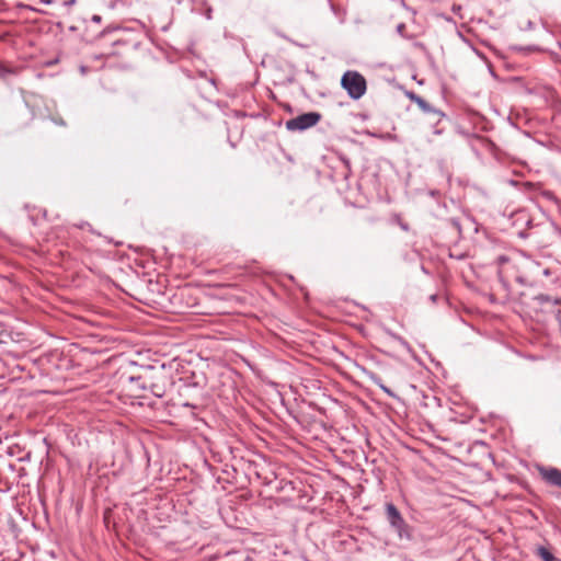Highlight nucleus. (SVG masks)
Returning <instances> with one entry per match:
<instances>
[{
  "label": "nucleus",
  "instance_id": "obj_5",
  "mask_svg": "<svg viewBox=\"0 0 561 561\" xmlns=\"http://www.w3.org/2000/svg\"><path fill=\"white\" fill-rule=\"evenodd\" d=\"M408 96L409 99L414 102L415 104H417V106L424 112V113H433L435 115H438V116H442L443 114L435 110L430 103H427L423 98H421L420 95L415 94L414 92H409L408 93Z\"/></svg>",
  "mask_w": 561,
  "mask_h": 561
},
{
  "label": "nucleus",
  "instance_id": "obj_11",
  "mask_svg": "<svg viewBox=\"0 0 561 561\" xmlns=\"http://www.w3.org/2000/svg\"><path fill=\"white\" fill-rule=\"evenodd\" d=\"M92 21L95 22V23H100L101 22V16L100 15H93L92 16Z\"/></svg>",
  "mask_w": 561,
  "mask_h": 561
},
{
  "label": "nucleus",
  "instance_id": "obj_1",
  "mask_svg": "<svg viewBox=\"0 0 561 561\" xmlns=\"http://www.w3.org/2000/svg\"><path fill=\"white\" fill-rule=\"evenodd\" d=\"M341 85L353 100L360 99L367 90L366 79L358 71L348 70L341 79Z\"/></svg>",
  "mask_w": 561,
  "mask_h": 561
},
{
  "label": "nucleus",
  "instance_id": "obj_13",
  "mask_svg": "<svg viewBox=\"0 0 561 561\" xmlns=\"http://www.w3.org/2000/svg\"><path fill=\"white\" fill-rule=\"evenodd\" d=\"M401 228H402L403 230H408V226H407V225H401Z\"/></svg>",
  "mask_w": 561,
  "mask_h": 561
},
{
  "label": "nucleus",
  "instance_id": "obj_7",
  "mask_svg": "<svg viewBox=\"0 0 561 561\" xmlns=\"http://www.w3.org/2000/svg\"><path fill=\"white\" fill-rule=\"evenodd\" d=\"M368 378L370 379V381H373L375 385H377L387 396H389L391 398L396 397L394 392L390 388H388L387 386H385L382 383V380L379 376H377L374 373H369Z\"/></svg>",
  "mask_w": 561,
  "mask_h": 561
},
{
  "label": "nucleus",
  "instance_id": "obj_9",
  "mask_svg": "<svg viewBox=\"0 0 561 561\" xmlns=\"http://www.w3.org/2000/svg\"><path fill=\"white\" fill-rule=\"evenodd\" d=\"M508 263V259L505 257V256H500L499 257V264H500V270H499V274L501 276H504L507 274V266L506 264Z\"/></svg>",
  "mask_w": 561,
  "mask_h": 561
},
{
  "label": "nucleus",
  "instance_id": "obj_8",
  "mask_svg": "<svg viewBox=\"0 0 561 561\" xmlns=\"http://www.w3.org/2000/svg\"><path fill=\"white\" fill-rule=\"evenodd\" d=\"M536 554L542 560V561H557L553 553L547 549L546 547L539 546L536 549Z\"/></svg>",
  "mask_w": 561,
  "mask_h": 561
},
{
  "label": "nucleus",
  "instance_id": "obj_2",
  "mask_svg": "<svg viewBox=\"0 0 561 561\" xmlns=\"http://www.w3.org/2000/svg\"><path fill=\"white\" fill-rule=\"evenodd\" d=\"M321 115L317 112H309L301 114L295 118H291L286 122V128L288 130H305L308 129L319 123Z\"/></svg>",
  "mask_w": 561,
  "mask_h": 561
},
{
  "label": "nucleus",
  "instance_id": "obj_12",
  "mask_svg": "<svg viewBox=\"0 0 561 561\" xmlns=\"http://www.w3.org/2000/svg\"><path fill=\"white\" fill-rule=\"evenodd\" d=\"M403 27H404V25L400 24V25L398 26V31H399V32H401V31L403 30Z\"/></svg>",
  "mask_w": 561,
  "mask_h": 561
},
{
  "label": "nucleus",
  "instance_id": "obj_3",
  "mask_svg": "<svg viewBox=\"0 0 561 561\" xmlns=\"http://www.w3.org/2000/svg\"><path fill=\"white\" fill-rule=\"evenodd\" d=\"M386 515L390 526L398 533L399 537H402L407 528V523L399 510L392 503H387Z\"/></svg>",
  "mask_w": 561,
  "mask_h": 561
},
{
  "label": "nucleus",
  "instance_id": "obj_4",
  "mask_svg": "<svg viewBox=\"0 0 561 561\" xmlns=\"http://www.w3.org/2000/svg\"><path fill=\"white\" fill-rule=\"evenodd\" d=\"M128 389L134 392L136 397H140L137 392L148 389L147 377L145 375L129 376L127 378Z\"/></svg>",
  "mask_w": 561,
  "mask_h": 561
},
{
  "label": "nucleus",
  "instance_id": "obj_6",
  "mask_svg": "<svg viewBox=\"0 0 561 561\" xmlns=\"http://www.w3.org/2000/svg\"><path fill=\"white\" fill-rule=\"evenodd\" d=\"M542 478L550 484L561 488V471L556 468L542 469Z\"/></svg>",
  "mask_w": 561,
  "mask_h": 561
},
{
  "label": "nucleus",
  "instance_id": "obj_10",
  "mask_svg": "<svg viewBox=\"0 0 561 561\" xmlns=\"http://www.w3.org/2000/svg\"><path fill=\"white\" fill-rule=\"evenodd\" d=\"M147 390H150V391H151L154 396H157V397H162V393H160V392L158 391L157 386H156V385H153V383H148V389H147Z\"/></svg>",
  "mask_w": 561,
  "mask_h": 561
}]
</instances>
